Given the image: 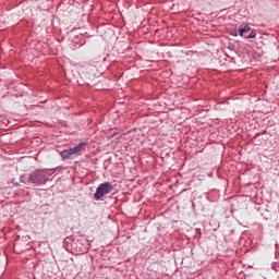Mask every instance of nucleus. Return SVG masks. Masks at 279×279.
<instances>
[{
	"label": "nucleus",
	"mask_w": 279,
	"mask_h": 279,
	"mask_svg": "<svg viewBox=\"0 0 279 279\" xmlns=\"http://www.w3.org/2000/svg\"><path fill=\"white\" fill-rule=\"evenodd\" d=\"M232 36H239V33H238L236 31H234V32L232 33Z\"/></svg>",
	"instance_id": "7"
},
{
	"label": "nucleus",
	"mask_w": 279,
	"mask_h": 279,
	"mask_svg": "<svg viewBox=\"0 0 279 279\" xmlns=\"http://www.w3.org/2000/svg\"><path fill=\"white\" fill-rule=\"evenodd\" d=\"M60 156L62 160H71V158H75L71 148L61 150Z\"/></svg>",
	"instance_id": "4"
},
{
	"label": "nucleus",
	"mask_w": 279,
	"mask_h": 279,
	"mask_svg": "<svg viewBox=\"0 0 279 279\" xmlns=\"http://www.w3.org/2000/svg\"><path fill=\"white\" fill-rule=\"evenodd\" d=\"M112 191H114V186H112V183L108 181L105 183H100L96 189L94 199H96V202H99V199H101L105 195H110Z\"/></svg>",
	"instance_id": "2"
},
{
	"label": "nucleus",
	"mask_w": 279,
	"mask_h": 279,
	"mask_svg": "<svg viewBox=\"0 0 279 279\" xmlns=\"http://www.w3.org/2000/svg\"><path fill=\"white\" fill-rule=\"evenodd\" d=\"M251 27H250V24H246V25H241L240 28H239V36H245V34H247V32H251Z\"/></svg>",
	"instance_id": "5"
},
{
	"label": "nucleus",
	"mask_w": 279,
	"mask_h": 279,
	"mask_svg": "<svg viewBox=\"0 0 279 279\" xmlns=\"http://www.w3.org/2000/svg\"><path fill=\"white\" fill-rule=\"evenodd\" d=\"M85 145H86V142H81L77 146L70 148V150H72V155H74V158H76V156L82 155V153L84 151Z\"/></svg>",
	"instance_id": "3"
},
{
	"label": "nucleus",
	"mask_w": 279,
	"mask_h": 279,
	"mask_svg": "<svg viewBox=\"0 0 279 279\" xmlns=\"http://www.w3.org/2000/svg\"><path fill=\"white\" fill-rule=\"evenodd\" d=\"M49 172L45 169H37L28 174V182L35 184L36 186H43L49 182Z\"/></svg>",
	"instance_id": "1"
},
{
	"label": "nucleus",
	"mask_w": 279,
	"mask_h": 279,
	"mask_svg": "<svg viewBox=\"0 0 279 279\" xmlns=\"http://www.w3.org/2000/svg\"><path fill=\"white\" fill-rule=\"evenodd\" d=\"M244 38H256V31H251V33L247 36H244Z\"/></svg>",
	"instance_id": "6"
}]
</instances>
